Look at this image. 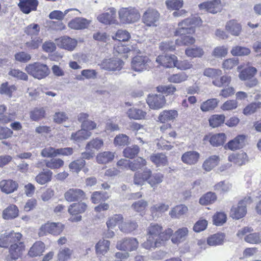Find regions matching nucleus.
Wrapping results in <instances>:
<instances>
[{
	"label": "nucleus",
	"mask_w": 261,
	"mask_h": 261,
	"mask_svg": "<svg viewBox=\"0 0 261 261\" xmlns=\"http://www.w3.org/2000/svg\"><path fill=\"white\" fill-rule=\"evenodd\" d=\"M160 18V14L154 9H148L143 14V20L148 26H156Z\"/></svg>",
	"instance_id": "16"
},
{
	"label": "nucleus",
	"mask_w": 261,
	"mask_h": 261,
	"mask_svg": "<svg viewBox=\"0 0 261 261\" xmlns=\"http://www.w3.org/2000/svg\"><path fill=\"white\" fill-rule=\"evenodd\" d=\"M152 66L151 61L146 56L137 55L133 58L131 62L132 69L139 72L148 70Z\"/></svg>",
	"instance_id": "5"
},
{
	"label": "nucleus",
	"mask_w": 261,
	"mask_h": 261,
	"mask_svg": "<svg viewBox=\"0 0 261 261\" xmlns=\"http://www.w3.org/2000/svg\"><path fill=\"white\" fill-rule=\"evenodd\" d=\"M25 70L29 74L38 80L44 79L50 73L48 66L40 62L29 64L26 66Z\"/></svg>",
	"instance_id": "3"
},
{
	"label": "nucleus",
	"mask_w": 261,
	"mask_h": 261,
	"mask_svg": "<svg viewBox=\"0 0 261 261\" xmlns=\"http://www.w3.org/2000/svg\"><path fill=\"white\" fill-rule=\"evenodd\" d=\"M222 74V71L220 69L208 68L204 69L203 75L205 76L216 79Z\"/></svg>",
	"instance_id": "64"
},
{
	"label": "nucleus",
	"mask_w": 261,
	"mask_h": 261,
	"mask_svg": "<svg viewBox=\"0 0 261 261\" xmlns=\"http://www.w3.org/2000/svg\"><path fill=\"white\" fill-rule=\"evenodd\" d=\"M257 71L256 68L250 66L242 70L239 74V77L241 81L249 80L254 76Z\"/></svg>",
	"instance_id": "38"
},
{
	"label": "nucleus",
	"mask_w": 261,
	"mask_h": 261,
	"mask_svg": "<svg viewBox=\"0 0 261 261\" xmlns=\"http://www.w3.org/2000/svg\"><path fill=\"white\" fill-rule=\"evenodd\" d=\"M189 234V230L186 227H182L177 229L174 232L172 230L171 240L173 244L178 245L185 242Z\"/></svg>",
	"instance_id": "13"
},
{
	"label": "nucleus",
	"mask_w": 261,
	"mask_h": 261,
	"mask_svg": "<svg viewBox=\"0 0 261 261\" xmlns=\"http://www.w3.org/2000/svg\"><path fill=\"white\" fill-rule=\"evenodd\" d=\"M146 164L147 162L145 159L139 157L132 162L130 161L129 169L135 171L146 166Z\"/></svg>",
	"instance_id": "56"
},
{
	"label": "nucleus",
	"mask_w": 261,
	"mask_h": 261,
	"mask_svg": "<svg viewBox=\"0 0 261 261\" xmlns=\"http://www.w3.org/2000/svg\"><path fill=\"white\" fill-rule=\"evenodd\" d=\"M188 77L186 73L182 72L170 75L168 77V81L171 83L179 84L186 81Z\"/></svg>",
	"instance_id": "51"
},
{
	"label": "nucleus",
	"mask_w": 261,
	"mask_h": 261,
	"mask_svg": "<svg viewBox=\"0 0 261 261\" xmlns=\"http://www.w3.org/2000/svg\"><path fill=\"white\" fill-rule=\"evenodd\" d=\"M64 161L60 158H52L45 161L46 166L51 169H58L63 166Z\"/></svg>",
	"instance_id": "48"
},
{
	"label": "nucleus",
	"mask_w": 261,
	"mask_h": 261,
	"mask_svg": "<svg viewBox=\"0 0 261 261\" xmlns=\"http://www.w3.org/2000/svg\"><path fill=\"white\" fill-rule=\"evenodd\" d=\"M246 136L244 135H240L236 137L233 139L229 141L226 146L225 148L234 151L239 149L243 147Z\"/></svg>",
	"instance_id": "25"
},
{
	"label": "nucleus",
	"mask_w": 261,
	"mask_h": 261,
	"mask_svg": "<svg viewBox=\"0 0 261 261\" xmlns=\"http://www.w3.org/2000/svg\"><path fill=\"white\" fill-rule=\"evenodd\" d=\"M92 133L85 129H81L71 134L70 139L75 142L79 143L89 138Z\"/></svg>",
	"instance_id": "31"
},
{
	"label": "nucleus",
	"mask_w": 261,
	"mask_h": 261,
	"mask_svg": "<svg viewBox=\"0 0 261 261\" xmlns=\"http://www.w3.org/2000/svg\"><path fill=\"white\" fill-rule=\"evenodd\" d=\"M123 62L117 58H110L104 60L101 64V67L107 70L119 71L123 66Z\"/></svg>",
	"instance_id": "14"
},
{
	"label": "nucleus",
	"mask_w": 261,
	"mask_h": 261,
	"mask_svg": "<svg viewBox=\"0 0 261 261\" xmlns=\"http://www.w3.org/2000/svg\"><path fill=\"white\" fill-rule=\"evenodd\" d=\"M18 4L21 10L25 14L36 10L38 3L37 0H19Z\"/></svg>",
	"instance_id": "26"
},
{
	"label": "nucleus",
	"mask_w": 261,
	"mask_h": 261,
	"mask_svg": "<svg viewBox=\"0 0 261 261\" xmlns=\"http://www.w3.org/2000/svg\"><path fill=\"white\" fill-rule=\"evenodd\" d=\"M115 158V152L106 151L100 152L96 156V161L98 164H107L112 162Z\"/></svg>",
	"instance_id": "33"
},
{
	"label": "nucleus",
	"mask_w": 261,
	"mask_h": 261,
	"mask_svg": "<svg viewBox=\"0 0 261 261\" xmlns=\"http://www.w3.org/2000/svg\"><path fill=\"white\" fill-rule=\"evenodd\" d=\"M230 53L233 56H244L249 55L251 50L246 47L237 45L232 48Z\"/></svg>",
	"instance_id": "49"
},
{
	"label": "nucleus",
	"mask_w": 261,
	"mask_h": 261,
	"mask_svg": "<svg viewBox=\"0 0 261 261\" xmlns=\"http://www.w3.org/2000/svg\"><path fill=\"white\" fill-rule=\"evenodd\" d=\"M150 159L157 167L165 166L168 164L166 156L163 153H157L151 155Z\"/></svg>",
	"instance_id": "43"
},
{
	"label": "nucleus",
	"mask_w": 261,
	"mask_h": 261,
	"mask_svg": "<svg viewBox=\"0 0 261 261\" xmlns=\"http://www.w3.org/2000/svg\"><path fill=\"white\" fill-rule=\"evenodd\" d=\"M85 197V192L80 189L71 188L64 194L65 199L68 202L83 199Z\"/></svg>",
	"instance_id": "17"
},
{
	"label": "nucleus",
	"mask_w": 261,
	"mask_h": 261,
	"mask_svg": "<svg viewBox=\"0 0 261 261\" xmlns=\"http://www.w3.org/2000/svg\"><path fill=\"white\" fill-rule=\"evenodd\" d=\"M19 210L17 206L11 204L3 211L2 217L5 220L14 219L18 216Z\"/></svg>",
	"instance_id": "29"
},
{
	"label": "nucleus",
	"mask_w": 261,
	"mask_h": 261,
	"mask_svg": "<svg viewBox=\"0 0 261 261\" xmlns=\"http://www.w3.org/2000/svg\"><path fill=\"white\" fill-rule=\"evenodd\" d=\"M219 102L217 98L208 99L201 104L200 110L203 112L213 111L217 107Z\"/></svg>",
	"instance_id": "35"
},
{
	"label": "nucleus",
	"mask_w": 261,
	"mask_h": 261,
	"mask_svg": "<svg viewBox=\"0 0 261 261\" xmlns=\"http://www.w3.org/2000/svg\"><path fill=\"white\" fill-rule=\"evenodd\" d=\"M225 238L223 233H217L212 235L207 239V244L211 246L222 245Z\"/></svg>",
	"instance_id": "39"
},
{
	"label": "nucleus",
	"mask_w": 261,
	"mask_h": 261,
	"mask_svg": "<svg viewBox=\"0 0 261 261\" xmlns=\"http://www.w3.org/2000/svg\"><path fill=\"white\" fill-rule=\"evenodd\" d=\"M164 175L160 172L152 173L150 169L146 168L143 172H136L134 176V184L138 186L144 185L146 181L155 188L163 181Z\"/></svg>",
	"instance_id": "2"
},
{
	"label": "nucleus",
	"mask_w": 261,
	"mask_h": 261,
	"mask_svg": "<svg viewBox=\"0 0 261 261\" xmlns=\"http://www.w3.org/2000/svg\"><path fill=\"white\" fill-rule=\"evenodd\" d=\"M110 242L106 240H100L95 245L96 253L98 255H104L110 249Z\"/></svg>",
	"instance_id": "36"
},
{
	"label": "nucleus",
	"mask_w": 261,
	"mask_h": 261,
	"mask_svg": "<svg viewBox=\"0 0 261 261\" xmlns=\"http://www.w3.org/2000/svg\"><path fill=\"white\" fill-rule=\"evenodd\" d=\"M123 217L121 215H114L110 217L107 222V227L109 229H114L117 225L122 222Z\"/></svg>",
	"instance_id": "50"
},
{
	"label": "nucleus",
	"mask_w": 261,
	"mask_h": 261,
	"mask_svg": "<svg viewBox=\"0 0 261 261\" xmlns=\"http://www.w3.org/2000/svg\"><path fill=\"white\" fill-rule=\"evenodd\" d=\"M87 207V205L84 202L74 203L71 204L68 209V213L72 216H77L71 217L69 221L71 222L80 221L82 220V216L79 215L84 213Z\"/></svg>",
	"instance_id": "10"
},
{
	"label": "nucleus",
	"mask_w": 261,
	"mask_h": 261,
	"mask_svg": "<svg viewBox=\"0 0 261 261\" xmlns=\"http://www.w3.org/2000/svg\"><path fill=\"white\" fill-rule=\"evenodd\" d=\"M216 198L217 197L215 193L208 192L200 197L199 203L203 205H208L214 202Z\"/></svg>",
	"instance_id": "54"
},
{
	"label": "nucleus",
	"mask_w": 261,
	"mask_h": 261,
	"mask_svg": "<svg viewBox=\"0 0 261 261\" xmlns=\"http://www.w3.org/2000/svg\"><path fill=\"white\" fill-rule=\"evenodd\" d=\"M239 62L237 58H232L225 60L222 64V68L224 70H229L238 65Z\"/></svg>",
	"instance_id": "63"
},
{
	"label": "nucleus",
	"mask_w": 261,
	"mask_h": 261,
	"mask_svg": "<svg viewBox=\"0 0 261 261\" xmlns=\"http://www.w3.org/2000/svg\"><path fill=\"white\" fill-rule=\"evenodd\" d=\"M120 20L124 23H134L138 21L140 15L135 8H122L119 12Z\"/></svg>",
	"instance_id": "7"
},
{
	"label": "nucleus",
	"mask_w": 261,
	"mask_h": 261,
	"mask_svg": "<svg viewBox=\"0 0 261 261\" xmlns=\"http://www.w3.org/2000/svg\"><path fill=\"white\" fill-rule=\"evenodd\" d=\"M195 18H188L179 22L174 32V35L181 36L194 34L195 29L193 25L195 23Z\"/></svg>",
	"instance_id": "6"
},
{
	"label": "nucleus",
	"mask_w": 261,
	"mask_h": 261,
	"mask_svg": "<svg viewBox=\"0 0 261 261\" xmlns=\"http://www.w3.org/2000/svg\"><path fill=\"white\" fill-rule=\"evenodd\" d=\"M139 244V242L136 238L127 237L118 241L117 242L116 247L120 250L131 252L137 249Z\"/></svg>",
	"instance_id": "8"
},
{
	"label": "nucleus",
	"mask_w": 261,
	"mask_h": 261,
	"mask_svg": "<svg viewBox=\"0 0 261 261\" xmlns=\"http://www.w3.org/2000/svg\"><path fill=\"white\" fill-rule=\"evenodd\" d=\"M238 105L237 99H229L221 106L220 109L223 111H232L238 107Z\"/></svg>",
	"instance_id": "53"
},
{
	"label": "nucleus",
	"mask_w": 261,
	"mask_h": 261,
	"mask_svg": "<svg viewBox=\"0 0 261 261\" xmlns=\"http://www.w3.org/2000/svg\"><path fill=\"white\" fill-rule=\"evenodd\" d=\"M226 139V135L224 133H220L212 135L211 136H205L203 138V141H208L213 146H219L223 145L225 142Z\"/></svg>",
	"instance_id": "24"
},
{
	"label": "nucleus",
	"mask_w": 261,
	"mask_h": 261,
	"mask_svg": "<svg viewBox=\"0 0 261 261\" xmlns=\"http://www.w3.org/2000/svg\"><path fill=\"white\" fill-rule=\"evenodd\" d=\"M226 220V215L223 212H217L213 216V224L216 226L222 225Z\"/></svg>",
	"instance_id": "58"
},
{
	"label": "nucleus",
	"mask_w": 261,
	"mask_h": 261,
	"mask_svg": "<svg viewBox=\"0 0 261 261\" xmlns=\"http://www.w3.org/2000/svg\"><path fill=\"white\" fill-rule=\"evenodd\" d=\"M140 149L137 145H133L125 148L123 151L125 157L129 159L134 158L139 152Z\"/></svg>",
	"instance_id": "61"
},
{
	"label": "nucleus",
	"mask_w": 261,
	"mask_h": 261,
	"mask_svg": "<svg viewBox=\"0 0 261 261\" xmlns=\"http://www.w3.org/2000/svg\"><path fill=\"white\" fill-rule=\"evenodd\" d=\"M231 81V77L230 76L227 75H224L221 76L220 78L217 77L212 81V84L219 88L222 87L225 85H229Z\"/></svg>",
	"instance_id": "55"
},
{
	"label": "nucleus",
	"mask_w": 261,
	"mask_h": 261,
	"mask_svg": "<svg viewBox=\"0 0 261 261\" xmlns=\"http://www.w3.org/2000/svg\"><path fill=\"white\" fill-rule=\"evenodd\" d=\"M250 200L249 198H246L240 201L237 204L232 206L230 212V217L236 220L244 217L247 213V204Z\"/></svg>",
	"instance_id": "9"
},
{
	"label": "nucleus",
	"mask_w": 261,
	"mask_h": 261,
	"mask_svg": "<svg viewBox=\"0 0 261 261\" xmlns=\"http://www.w3.org/2000/svg\"><path fill=\"white\" fill-rule=\"evenodd\" d=\"M228 50V47L224 45L218 46L214 48L212 56L216 58H222L227 55Z\"/></svg>",
	"instance_id": "57"
},
{
	"label": "nucleus",
	"mask_w": 261,
	"mask_h": 261,
	"mask_svg": "<svg viewBox=\"0 0 261 261\" xmlns=\"http://www.w3.org/2000/svg\"><path fill=\"white\" fill-rule=\"evenodd\" d=\"M199 7L201 10H205L207 12L215 14L220 12L222 9V5L220 0H214L200 4Z\"/></svg>",
	"instance_id": "19"
},
{
	"label": "nucleus",
	"mask_w": 261,
	"mask_h": 261,
	"mask_svg": "<svg viewBox=\"0 0 261 261\" xmlns=\"http://www.w3.org/2000/svg\"><path fill=\"white\" fill-rule=\"evenodd\" d=\"M200 159V154L196 151H188L185 152L181 157V161L188 165L196 164Z\"/></svg>",
	"instance_id": "21"
},
{
	"label": "nucleus",
	"mask_w": 261,
	"mask_h": 261,
	"mask_svg": "<svg viewBox=\"0 0 261 261\" xmlns=\"http://www.w3.org/2000/svg\"><path fill=\"white\" fill-rule=\"evenodd\" d=\"M89 23V21L86 19L76 18L71 20L68 25L71 29L79 30L86 28Z\"/></svg>",
	"instance_id": "42"
},
{
	"label": "nucleus",
	"mask_w": 261,
	"mask_h": 261,
	"mask_svg": "<svg viewBox=\"0 0 261 261\" xmlns=\"http://www.w3.org/2000/svg\"><path fill=\"white\" fill-rule=\"evenodd\" d=\"M72 251L67 247L61 248L57 255L59 261H67L71 258Z\"/></svg>",
	"instance_id": "52"
},
{
	"label": "nucleus",
	"mask_w": 261,
	"mask_h": 261,
	"mask_svg": "<svg viewBox=\"0 0 261 261\" xmlns=\"http://www.w3.org/2000/svg\"><path fill=\"white\" fill-rule=\"evenodd\" d=\"M147 103L151 109L158 110L165 106L166 99L162 94L151 95L148 97Z\"/></svg>",
	"instance_id": "15"
},
{
	"label": "nucleus",
	"mask_w": 261,
	"mask_h": 261,
	"mask_svg": "<svg viewBox=\"0 0 261 261\" xmlns=\"http://www.w3.org/2000/svg\"><path fill=\"white\" fill-rule=\"evenodd\" d=\"M172 234V229L168 228L163 231L161 225L151 223L147 228L146 241L142 246L146 249H155L164 245L169 240Z\"/></svg>",
	"instance_id": "1"
},
{
	"label": "nucleus",
	"mask_w": 261,
	"mask_h": 261,
	"mask_svg": "<svg viewBox=\"0 0 261 261\" xmlns=\"http://www.w3.org/2000/svg\"><path fill=\"white\" fill-rule=\"evenodd\" d=\"M18 184L13 180H3L0 181V189L6 194L13 193L18 188Z\"/></svg>",
	"instance_id": "27"
},
{
	"label": "nucleus",
	"mask_w": 261,
	"mask_h": 261,
	"mask_svg": "<svg viewBox=\"0 0 261 261\" xmlns=\"http://www.w3.org/2000/svg\"><path fill=\"white\" fill-rule=\"evenodd\" d=\"M204 53L203 48L200 47L188 48L185 50L186 55L191 58H200Z\"/></svg>",
	"instance_id": "47"
},
{
	"label": "nucleus",
	"mask_w": 261,
	"mask_h": 261,
	"mask_svg": "<svg viewBox=\"0 0 261 261\" xmlns=\"http://www.w3.org/2000/svg\"><path fill=\"white\" fill-rule=\"evenodd\" d=\"M16 90L14 85H9L8 82L2 84L0 87V94H5L9 97L12 96V93Z\"/></svg>",
	"instance_id": "59"
},
{
	"label": "nucleus",
	"mask_w": 261,
	"mask_h": 261,
	"mask_svg": "<svg viewBox=\"0 0 261 261\" xmlns=\"http://www.w3.org/2000/svg\"><path fill=\"white\" fill-rule=\"evenodd\" d=\"M225 30L232 36H239L242 32V25L237 20L232 19L226 22Z\"/></svg>",
	"instance_id": "23"
},
{
	"label": "nucleus",
	"mask_w": 261,
	"mask_h": 261,
	"mask_svg": "<svg viewBox=\"0 0 261 261\" xmlns=\"http://www.w3.org/2000/svg\"><path fill=\"white\" fill-rule=\"evenodd\" d=\"M64 229V225L60 222H47L42 224L39 229L38 235L40 237L50 234L53 236H58L61 233Z\"/></svg>",
	"instance_id": "4"
},
{
	"label": "nucleus",
	"mask_w": 261,
	"mask_h": 261,
	"mask_svg": "<svg viewBox=\"0 0 261 261\" xmlns=\"http://www.w3.org/2000/svg\"><path fill=\"white\" fill-rule=\"evenodd\" d=\"M53 173L50 170L41 172L35 178V181L40 185H43L49 182L51 179Z\"/></svg>",
	"instance_id": "40"
},
{
	"label": "nucleus",
	"mask_w": 261,
	"mask_h": 261,
	"mask_svg": "<svg viewBox=\"0 0 261 261\" xmlns=\"http://www.w3.org/2000/svg\"><path fill=\"white\" fill-rule=\"evenodd\" d=\"M228 160L229 162H233L239 166L244 165L248 161V156L244 152L232 153L229 155Z\"/></svg>",
	"instance_id": "28"
},
{
	"label": "nucleus",
	"mask_w": 261,
	"mask_h": 261,
	"mask_svg": "<svg viewBox=\"0 0 261 261\" xmlns=\"http://www.w3.org/2000/svg\"><path fill=\"white\" fill-rule=\"evenodd\" d=\"M137 227V223L135 221H131L124 222H122L119 226L120 231L126 233L132 232L136 230Z\"/></svg>",
	"instance_id": "45"
},
{
	"label": "nucleus",
	"mask_w": 261,
	"mask_h": 261,
	"mask_svg": "<svg viewBox=\"0 0 261 261\" xmlns=\"http://www.w3.org/2000/svg\"><path fill=\"white\" fill-rule=\"evenodd\" d=\"M103 146V141L100 138L93 139L88 142L86 146L87 151H92L95 153L96 151L101 149Z\"/></svg>",
	"instance_id": "37"
},
{
	"label": "nucleus",
	"mask_w": 261,
	"mask_h": 261,
	"mask_svg": "<svg viewBox=\"0 0 261 261\" xmlns=\"http://www.w3.org/2000/svg\"><path fill=\"white\" fill-rule=\"evenodd\" d=\"M24 251V245L20 242L18 244L15 243L11 245L9 248V255L7 257V260L10 259L16 260L18 259L22 254Z\"/></svg>",
	"instance_id": "20"
},
{
	"label": "nucleus",
	"mask_w": 261,
	"mask_h": 261,
	"mask_svg": "<svg viewBox=\"0 0 261 261\" xmlns=\"http://www.w3.org/2000/svg\"><path fill=\"white\" fill-rule=\"evenodd\" d=\"M22 234L19 232L12 231L10 232H5L0 237V247H7L9 244L20 241Z\"/></svg>",
	"instance_id": "12"
},
{
	"label": "nucleus",
	"mask_w": 261,
	"mask_h": 261,
	"mask_svg": "<svg viewBox=\"0 0 261 261\" xmlns=\"http://www.w3.org/2000/svg\"><path fill=\"white\" fill-rule=\"evenodd\" d=\"M244 240L250 244H258L261 243V234L258 232H250L245 237Z\"/></svg>",
	"instance_id": "60"
},
{
	"label": "nucleus",
	"mask_w": 261,
	"mask_h": 261,
	"mask_svg": "<svg viewBox=\"0 0 261 261\" xmlns=\"http://www.w3.org/2000/svg\"><path fill=\"white\" fill-rule=\"evenodd\" d=\"M127 114L129 118L135 120L145 119L146 116L145 112L135 108L129 109L127 112Z\"/></svg>",
	"instance_id": "44"
},
{
	"label": "nucleus",
	"mask_w": 261,
	"mask_h": 261,
	"mask_svg": "<svg viewBox=\"0 0 261 261\" xmlns=\"http://www.w3.org/2000/svg\"><path fill=\"white\" fill-rule=\"evenodd\" d=\"M55 42L59 47L68 51L73 50L77 44L76 39L66 36L56 39Z\"/></svg>",
	"instance_id": "11"
},
{
	"label": "nucleus",
	"mask_w": 261,
	"mask_h": 261,
	"mask_svg": "<svg viewBox=\"0 0 261 261\" xmlns=\"http://www.w3.org/2000/svg\"><path fill=\"white\" fill-rule=\"evenodd\" d=\"M261 108V102H252L247 106L243 110L245 115H249L255 113L258 109Z\"/></svg>",
	"instance_id": "62"
},
{
	"label": "nucleus",
	"mask_w": 261,
	"mask_h": 261,
	"mask_svg": "<svg viewBox=\"0 0 261 261\" xmlns=\"http://www.w3.org/2000/svg\"><path fill=\"white\" fill-rule=\"evenodd\" d=\"M225 116L223 114H215L212 115L208 120L210 125L213 128L218 127L225 121Z\"/></svg>",
	"instance_id": "46"
},
{
	"label": "nucleus",
	"mask_w": 261,
	"mask_h": 261,
	"mask_svg": "<svg viewBox=\"0 0 261 261\" xmlns=\"http://www.w3.org/2000/svg\"><path fill=\"white\" fill-rule=\"evenodd\" d=\"M115 15L116 11L113 9H110L108 12L99 14L97 17V19L102 23L109 24L113 22Z\"/></svg>",
	"instance_id": "30"
},
{
	"label": "nucleus",
	"mask_w": 261,
	"mask_h": 261,
	"mask_svg": "<svg viewBox=\"0 0 261 261\" xmlns=\"http://www.w3.org/2000/svg\"><path fill=\"white\" fill-rule=\"evenodd\" d=\"M44 244L41 241H37L30 249L28 255L31 257L39 256L44 251Z\"/></svg>",
	"instance_id": "34"
},
{
	"label": "nucleus",
	"mask_w": 261,
	"mask_h": 261,
	"mask_svg": "<svg viewBox=\"0 0 261 261\" xmlns=\"http://www.w3.org/2000/svg\"><path fill=\"white\" fill-rule=\"evenodd\" d=\"M178 113L175 110H164L160 112L158 117V121L162 123H165L169 121L173 122L178 117Z\"/></svg>",
	"instance_id": "18"
},
{
	"label": "nucleus",
	"mask_w": 261,
	"mask_h": 261,
	"mask_svg": "<svg viewBox=\"0 0 261 261\" xmlns=\"http://www.w3.org/2000/svg\"><path fill=\"white\" fill-rule=\"evenodd\" d=\"M177 57L174 55H161L156 59V62L165 67L172 68L176 65Z\"/></svg>",
	"instance_id": "22"
},
{
	"label": "nucleus",
	"mask_w": 261,
	"mask_h": 261,
	"mask_svg": "<svg viewBox=\"0 0 261 261\" xmlns=\"http://www.w3.org/2000/svg\"><path fill=\"white\" fill-rule=\"evenodd\" d=\"M220 161L219 156L213 155L206 159L203 163L202 168L206 172L211 171L218 165Z\"/></svg>",
	"instance_id": "32"
},
{
	"label": "nucleus",
	"mask_w": 261,
	"mask_h": 261,
	"mask_svg": "<svg viewBox=\"0 0 261 261\" xmlns=\"http://www.w3.org/2000/svg\"><path fill=\"white\" fill-rule=\"evenodd\" d=\"M188 208L184 204L176 205L172 208L169 212V215L172 218H179L188 212Z\"/></svg>",
	"instance_id": "41"
}]
</instances>
